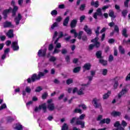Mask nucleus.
<instances>
[{
	"mask_svg": "<svg viewBox=\"0 0 130 130\" xmlns=\"http://www.w3.org/2000/svg\"><path fill=\"white\" fill-rule=\"evenodd\" d=\"M11 6L13 7V8H12V7H9L8 9H5L3 11L2 13L3 19L4 20H7V19H8V14H10V12H12V16L15 17L14 19V22L15 23L16 26H19V25H20L21 20L23 19V16L21 13H18L17 16H16V15H17V12L19 10V7L16 6L15 1H12Z\"/></svg>",
	"mask_w": 130,
	"mask_h": 130,
	"instance_id": "obj_1",
	"label": "nucleus"
},
{
	"mask_svg": "<svg viewBox=\"0 0 130 130\" xmlns=\"http://www.w3.org/2000/svg\"><path fill=\"white\" fill-rule=\"evenodd\" d=\"M45 74L42 72H39L38 74L35 73L32 75L31 78H28L27 79V82L28 84H31V83H34L36 81H39L41 78L44 77Z\"/></svg>",
	"mask_w": 130,
	"mask_h": 130,
	"instance_id": "obj_2",
	"label": "nucleus"
},
{
	"mask_svg": "<svg viewBox=\"0 0 130 130\" xmlns=\"http://www.w3.org/2000/svg\"><path fill=\"white\" fill-rule=\"evenodd\" d=\"M110 7V5H107V6H104L101 8H99L96 10V12L93 14V18L95 19V20H97L98 19V17H97L98 16H100V17H103V13H102V11H104V12H105L108 8Z\"/></svg>",
	"mask_w": 130,
	"mask_h": 130,
	"instance_id": "obj_3",
	"label": "nucleus"
},
{
	"mask_svg": "<svg viewBox=\"0 0 130 130\" xmlns=\"http://www.w3.org/2000/svg\"><path fill=\"white\" fill-rule=\"evenodd\" d=\"M41 109H43L44 113H46V109H47V107L46 106V103L40 105H39V107H36L34 111L35 112H40Z\"/></svg>",
	"mask_w": 130,
	"mask_h": 130,
	"instance_id": "obj_4",
	"label": "nucleus"
},
{
	"mask_svg": "<svg viewBox=\"0 0 130 130\" xmlns=\"http://www.w3.org/2000/svg\"><path fill=\"white\" fill-rule=\"evenodd\" d=\"M47 51V48H45L44 49H40L38 52V56H39V57H45V56H46Z\"/></svg>",
	"mask_w": 130,
	"mask_h": 130,
	"instance_id": "obj_5",
	"label": "nucleus"
},
{
	"mask_svg": "<svg viewBox=\"0 0 130 130\" xmlns=\"http://www.w3.org/2000/svg\"><path fill=\"white\" fill-rule=\"evenodd\" d=\"M99 100L97 99V98H94L92 100V104L95 109L101 108V103H99Z\"/></svg>",
	"mask_w": 130,
	"mask_h": 130,
	"instance_id": "obj_6",
	"label": "nucleus"
},
{
	"mask_svg": "<svg viewBox=\"0 0 130 130\" xmlns=\"http://www.w3.org/2000/svg\"><path fill=\"white\" fill-rule=\"evenodd\" d=\"M11 48H12L13 51H18L20 49L18 44V40L12 42Z\"/></svg>",
	"mask_w": 130,
	"mask_h": 130,
	"instance_id": "obj_7",
	"label": "nucleus"
},
{
	"mask_svg": "<svg viewBox=\"0 0 130 130\" xmlns=\"http://www.w3.org/2000/svg\"><path fill=\"white\" fill-rule=\"evenodd\" d=\"M3 27L4 28H15V25L12 24L11 21H6L3 23Z\"/></svg>",
	"mask_w": 130,
	"mask_h": 130,
	"instance_id": "obj_8",
	"label": "nucleus"
},
{
	"mask_svg": "<svg viewBox=\"0 0 130 130\" xmlns=\"http://www.w3.org/2000/svg\"><path fill=\"white\" fill-rule=\"evenodd\" d=\"M83 30L87 33V35L91 36L92 35V29L88 27V25H85Z\"/></svg>",
	"mask_w": 130,
	"mask_h": 130,
	"instance_id": "obj_9",
	"label": "nucleus"
},
{
	"mask_svg": "<svg viewBox=\"0 0 130 130\" xmlns=\"http://www.w3.org/2000/svg\"><path fill=\"white\" fill-rule=\"evenodd\" d=\"M6 35L8 38H14V29H9Z\"/></svg>",
	"mask_w": 130,
	"mask_h": 130,
	"instance_id": "obj_10",
	"label": "nucleus"
},
{
	"mask_svg": "<svg viewBox=\"0 0 130 130\" xmlns=\"http://www.w3.org/2000/svg\"><path fill=\"white\" fill-rule=\"evenodd\" d=\"M30 94L31 93V88L30 86H26L25 87V90L22 91V95L25 96L26 94Z\"/></svg>",
	"mask_w": 130,
	"mask_h": 130,
	"instance_id": "obj_11",
	"label": "nucleus"
},
{
	"mask_svg": "<svg viewBox=\"0 0 130 130\" xmlns=\"http://www.w3.org/2000/svg\"><path fill=\"white\" fill-rule=\"evenodd\" d=\"M78 23V19H73L70 23V27L71 29H74L77 27V24Z\"/></svg>",
	"mask_w": 130,
	"mask_h": 130,
	"instance_id": "obj_12",
	"label": "nucleus"
},
{
	"mask_svg": "<svg viewBox=\"0 0 130 130\" xmlns=\"http://www.w3.org/2000/svg\"><path fill=\"white\" fill-rule=\"evenodd\" d=\"M76 124L77 125H81V128H85V121L82 120L76 121Z\"/></svg>",
	"mask_w": 130,
	"mask_h": 130,
	"instance_id": "obj_13",
	"label": "nucleus"
},
{
	"mask_svg": "<svg viewBox=\"0 0 130 130\" xmlns=\"http://www.w3.org/2000/svg\"><path fill=\"white\" fill-rule=\"evenodd\" d=\"M71 38H72V36H69L67 38H64V40H65L66 42H69L70 41L71 43H73V44L75 43V42H76V39H73L71 40Z\"/></svg>",
	"mask_w": 130,
	"mask_h": 130,
	"instance_id": "obj_14",
	"label": "nucleus"
},
{
	"mask_svg": "<svg viewBox=\"0 0 130 130\" xmlns=\"http://www.w3.org/2000/svg\"><path fill=\"white\" fill-rule=\"evenodd\" d=\"M109 17H111L112 21H113V19H115L116 18V16L114 15V12L112 10H109Z\"/></svg>",
	"mask_w": 130,
	"mask_h": 130,
	"instance_id": "obj_15",
	"label": "nucleus"
},
{
	"mask_svg": "<svg viewBox=\"0 0 130 130\" xmlns=\"http://www.w3.org/2000/svg\"><path fill=\"white\" fill-rule=\"evenodd\" d=\"M47 109L49 111H53L55 109V107H54V104H49L47 105Z\"/></svg>",
	"mask_w": 130,
	"mask_h": 130,
	"instance_id": "obj_16",
	"label": "nucleus"
},
{
	"mask_svg": "<svg viewBox=\"0 0 130 130\" xmlns=\"http://www.w3.org/2000/svg\"><path fill=\"white\" fill-rule=\"evenodd\" d=\"M69 22H70V16H67L63 21V26L64 27L68 26Z\"/></svg>",
	"mask_w": 130,
	"mask_h": 130,
	"instance_id": "obj_17",
	"label": "nucleus"
},
{
	"mask_svg": "<svg viewBox=\"0 0 130 130\" xmlns=\"http://www.w3.org/2000/svg\"><path fill=\"white\" fill-rule=\"evenodd\" d=\"M90 6L94 7V8H98V7H99V1H96L94 2V1L92 0L90 3Z\"/></svg>",
	"mask_w": 130,
	"mask_h": 130,
	"instance_id": "obj_18",
	"label": "nucleus"
},
{
	"mask_svg": "<svg viewBox=\"0 0 130 130\" xmlns=\"http://www.w3.org/2000/svg\"><path fill=\"white\" fill-rule=\"evenodd\" d=\"M111 114L112 116H114V117H116V116H120V115H121V113H120V112L114 111Z\"/></svg>",
	"mask_w": 130,
	"mask_h": 130,
	"instance_id": "obj_19",
	"label": "nucleus"
},
{
	"mask_svg": "<svg viewBox=\"0 0 130 130\" xmlns=\"http://www.w3.org/2000/svg\"><path fill=\"white\" fill-rule=\"evenodd\" d=\"M127 92V90L126 88L122 89L121 92L118 94V98H121V96L122 95H124L126 92Z\"/></svg>",
	"mask_w": 130,
	"mask_h": 130,
	"instance_id": "obj_20",
	"label": "nucleus"
},
{
	"mask_svg": "<svg viewBox=\"0 0 130 130\" xmlns=\"http://www.w3.org/2000/svg\"><path fill=\"white\" fill-rule=\"evenodd\" d=\"M15 129L16 130H23V125L20 123L16 124Z\"/></svg>",
	"mask_w": 130,
	"mask_h": 130,
	"instance_id": "obj_21",
	"label": "nucleus"
},
{
	"mask_svg": "<svg viewBox=\"0 0 130 130\" xmlns=\"http://www.w3.org/2000/svg\"><path fill=\"white\" fill-rule=\"evenodd\" d=\"M85 88V87H81L78 91H77V94L78 95H84V92Z\"/></svg>",
	"mask_w": 130,
	"mask_h": 130,
	"instance_id": "obj_22",
	"label": "nucleus"
},
{
	"mask_svg": "<svg viewBox=\"0 0 130 130\" xmlns=\"http://www.w3.org/2000/svg\"><path fill=\"white\" fill-rule=\"evenodd\" d=\"M83 68L85 69V70L89 71V70H91V64H90V63H85L84 65Z\"/></svg>",
	"mask_w": 130,
	"mask_h": 130,
	"instance_id": "obj_23",
	"label": "nucleus"
},
{
	"mask_svg": "<svg viewBox=\"0 0 130 130\" xmlns=\"http://www.w3.org/2000/svg\"><path fill=\"white\" fill-rule=\"evenodd\" d=\"M127 32V30H126V28H123L122 31V35L125 38H127V37H128V35H127V34H126Z\"/></svg>",
	"mask_w": 130,
	"mask_h": 130,
	"instance_id": "obj_24",
	"label": "nucleus"
},
{
	"mask_svg": "<svg viewBox=\"0 0 130 130\" xmlns=\"http://www.w3.org/2000/svg\"><path fill=\"white\" fill-rule=\"evenodd\" d=\"M95 55L97 58H102V51H98L95 53Z\"/></svg>",
	"mask_w": 130,
	"mask_h": 130,
	"instance_id": "obj_25",
	"label": "nucleus"
},
{
	"mask_svg": "<svg viewBox=\"0 0 130 130\" xmlns=\"http://www.w3.org/2000/svg\"><path fill=\"white\" fill-rule=\"evenodd\" d=\"M58 26V23L57 22H55L52 25H51V27L50 28V30H54V28Z\"/></svg>",
	"mask_w": 130,
	"mask_h": 130,
	"instance_id": "obj_26",
	"label": "nucleus"
},
{
	"mask_svg": "<svg viewBox=\"0 0 130 130\" xmlns=\"http://www.w3.org/2000/svg\"><path fill=\"white\" fill-rule=\"evenodd\" d=\"M110 94H111V92L110 91H108L107 93H105L104 95H103V99L104 100L107 99L109 97V95H110Z\"/></svg>",
	"mask_w": 130,
	"mask_h": 130,
	"instance_id": "obj_27",
	"label": "nucleus"
},
{
	"mask_svg": "<svg viewBox=\"0 0 130 130\" xmlns=\"http://www.w3.org/2000/svg\"><path fill=\"white\" fill-rule=\"evenodd\" d=\"M118 49L119 51L121 53V54H124L125 50H124V49L122 48V46H119Z\"/></svg>",
	"mask_w": 130,
	"mask_h": 130,
	"instance_id": "obj_28",
	"label": "nucleus"
},
{
	"mask_svg": "<svg viewBox=\"0 0 130 130\" xmlns=\"http://www.w3.org/2000/svg\"><path fill=\"white\" fill-rule=\"evenodd\" d=\"M99 62L103 64V66H107V61L103 59H100L99 60Z\"/></svg>",
	"mask_w": 130,
	"mask_h": 130,
	"instance_id": "obj_29",
	"label": "nucleus"
},
{
	"mask_svg": "<svg viewBox=\"0 0 130 130\" xmlns=\"http://www.w3.org/2000/svg\"><path fill=\"white\" fill-rule=\"evenodd\" d=\"M116 79H117V77H115L114 80L115 81V83L114 84V89H117V86H118V81H116Z\"/></svg>",
	"mask_w": 130,
	"mask_h": 130,
	"instance_id": "obj_30",
	"label": "nucleus"
},
{
	"mask_svg": "<svg viewBox=\"0 0 130 130\" xmlns=\"http://www.w3.org/2000/svg\"><path fill=\"white\" fill-rule=\"evenodd\" d=\"M81 71V67H77L74 69L73 72L76 74L77 73H79Z\"/></svg>",
	"mask_w": 130,
	"mask_h": 130,
	"instance_id": "obj_31",
	"label": "nucleus"
},
{
	"mask_svg": "<svg viewBox=\"0 0 130 130\" xmlns=\"http://www.w3.org/2000/svg\"><path fill=\"white\" fill-rule=\"evenodd\" d=\"M43 89L41 86H38L37 87L36 89L35 90V92H36L37 93H39L40 92H41Z\"/></svg>",
	"mask_w": 130,
	"mask_h": 130,
	"instance_id": "obj_32",
	"label": "nucleus"
},
{
	"mask_svg": "<svg viewBox=\"0 0 130 130\" xmlns=\"http://www.w3.org/2000/svg\"><path fill=\"white\" fill-rule=\"evenodd\" d=\"M114 127H121V124L120 123H119V121H117L114 124Z\"/></svg>",
	"mask_w": 130,
	"mask_h": 130,
	"instance_id": "obj_33",
	"label": "nucleus"
},
{
	"mask_svg": "<svg viewBox=\"0 0 130 130\" xmlns=\"http://www.w3.org/2000/svg\"><path fill=\"white\" fill-rule=\"evenodd\" d=\"M61 130H69V126H68V124L64 123L62 126Z\"/></svg>",
	"mask_w": 130,
	"mask_h": 130,
	"instance_id": "obj_34",
	"label": "nucleus"
},
{
	"mask_svg": "<svg viewBox=\"0 0 130 130\" xmlns=\"http://www.w3.org/2000/svg\"><path fill=\"white\" fill-rule=\"evenodd\" d=\"M51 16H57V11H56V10H52L51 12Z\"/></svg>",
	"mask_w": 130,
	"mask_h": 130,
	"instance_id": "obj_35",
	"label": "nucleus"
},
{
	"mask_svg": "<svg viewBox=\"0 0 130 130\" xmlns=\"http://www.w3.org/2000/svg\"><path fill=\"white\" fill-rule=\"evenodd\" d=\"M73 112L74 113H80V114H82V110L76 108L74 110Z\"/></svg>",
	"mask_w": 130,
	"mask_h": 130,
	"instance_id": "obj_36",
	"label": "nucleus"
},
{
	"mask_svg": "<svg viewBox=\"0 0 130 130\" xmlns=\"http://www.w3.org/2000/svg\"><path fill=\"white\" fill-rule=\"evenodd\" d=\"M127 11L126 10H123L122 11V16H123V17H124V18H125V17H126L127 15Z\"/></svg>",
	"mask_w": 130,
	"mask_h": 130,
	"instance_id": "obj_37",
	"label": "nucleus"
},
{
	"mask_svg": "<svg viewBox=\"0 0 130 130\" xmlns=\"http://www.w3.org/2000/svg\"><path fill=\"white\" fill-rule=\"evenodd\" d=\"M82 40L84 42H86V41H88V37L86 35L82 36Z\"/></svg>",
	"mask_w": 130,
	"mask_h": 130,
	"instance_id": "obj_38",
	"label": "nucleus"
},
{
	"mask_svg": "<svg viewBox=\"0 0 130 130\" xmlns=\"http://www.w3.org/2000/svg\"><path fill=\"white\" fill-rule=\"evenodd\" d=\"M6 108H7V105L6 103H4L0 106V111L3 110V109H6Z\"/></svg>",
	"mask_w": 130,
	"mask_h": 130,
	"instance_id": "obj_39",
	"label": "nucleus"
},
{
	"mask_svg": "<svg viewBox=\"0 0 130 130\" xmlns=\"http://www.w3.org/2000/svg\"><path fill=\"white\" fill-rule=\"evenodd\" d=\"M14 120H15V119L12 117H9L8 118H7V122H12L14 121Z\"/></svg>",
	"mask_w": 130,
	"mask_h": 130,
	"instance_id": "obj_40",
	"label": "nucleus"
},
{
	"mask_svg": "<svg viewBox=\"0 0 130 130\" xmlns=\"http://www.w3.org/2000/svg\"><path fill=\"white\" fill-rule=\"evenodd\" d=\"M62 20V18H61V16H58L56 19V22L57 23H60Z\"/></svg>",
	"mask_w": 130,
	"mask_h": 130,
	"instance_id": "obj_41",
	"label": "nucleus"
},
{
	"mask_svg": "<svg viewBox=\"0 0 130 130\" xmlns=\"http://www.w3.org/2000/svg\"><path fill=\"white\" fill-rule=\"evenodd\" d=\"M85 8H86V4H82L80 6L79 10H80V11H85Z\"/></svg>",
	"mask_w": 130,
	"mask_h": 130,
	"instance_id": "obj_42",
	"label": "nucleus"
},
{
	"mask_svg": "<svg viewBox=\"0 0 130 130\" xmlns=\"http://www.w3.org/2000/svg\"><path fill=\"white\" fill-rule=\"evenodd\" d=\"M53 48H54V46H53V44H50L48 47V50H49V51H51L53 49Z\"/></svg>",
	"mask_w": 130,
	"mask_h": 130,
	"instance_id": "obj_43",
	"label": "nucleus"
},
{
	"mask_svg": "<svg viewBox=\"0 0 130 130\" xmlns=\"http://www.w3.org/2000/svg\"><path fill=\"white\" fill-rule=\"evenodd\" d=\"M48 96V93H47V92H45L42 95V98L43 100H45V99H46V98H47Z\"/></svg>",
	"mask_w": 130,
	"mask_h": 130,
	"instance_id": "obj_44",
	"label": "nucleus"
},
{
	"mask_svg": "<svg viewBox=\"0 0 130 130\" xmlns=\"http://www.w3.org/2000/svg\"><path fill=\"white\" fill-rule=\"evenodd\" d=\"M10 51H11V49H10V48H7L5 49V50H4V54H8Z\"/></svg>",
	"mask_w": 130,
	"mask_h": 130,
	"instance_id": "obj_45",
	"label": "nucleus"
},
{
	"mask_svg": "<svg viewBox=\"0 0 130 130\" xmlns=\"http://www.w3.org/2000/svg\"><path fill=\"white\" fill-rule=\"evenodd\" d=\"M129 3V0H126L124 3V5L125 8H128V4Z\"/></svg>",
	"mask_w": 130,
	"mask_h": 130,
	"instance_id": "obj_46",
	"label": "nucleus"
},
{
	"mask_svg": "<svg viewBox=\"0 0 130 130\" xmlns=\"http://www.w3.org/2000/svg\"><path fill=\"white\" fill-rule=\"evenodd\" d=\"M59 52H60V50L59 49H57V48H55L53 52V54H55V53H59Z\"/></svg>",
	"mask_w": 130,
	"mask_h": 130,
	"instance_id": "obj_47",
	"label": "nucleus"
},
{
	"mask_svg": "<svg viewBox=\"0 0 130 130\" xmlns=\"http://www.w3.org/2000/svg\"><path fill=\"white\" fill-rule=\"evenodd\" d=\"M108 72V70H107V69H103L102 72V75H103V76H106V75H107Z\"/></svg>",
	"mask_w": 130,
	"mask_h": 130,
	"instance_id": "obj_48",
	"label": "nucleus"
},
{
	"mask_svg": "<svg viewBox=\"0 0 130 130\" xmlns=\"http://www.w3.org/2000/svg\"><path fill=\"white\" fill-rule=\"evenodd\" d=\"M114 31L115 32H116V33H119V27H118V26L116 25H115Z\"/></svg>",
	"mask_w": 130,
	"mask_h": 130,
	"instance_id": "obj_49",
	"label": "nucleus"
},
{
	"mask_svg": "<svg viewBox=\"0 0 130 130\" xmlns=\"http://www.w3.org/2000/svg\"><path fill=\"white\" fill-rule=\"evenodd\" d=\"M121 125H122L124 127H125V126H126L127 125V123H126V122L125 121L122 120V122L121 123Z\"/></svg>",
	"mask_w": 130,
	"mask_h": 130,
	"instance_id": "obj_50",
	"label": "nucleus"
},
{
	"mask_svg": "<svg viewBox=\"0 0 130 130\" xmlns=\"http://www.w3.org/2000/svg\"><path fill=\"white\" fill-rule=\"evenodd\" d=\"M79 107H82V109H83L84 110H86L87 109V107H86V105L84 104H80L78 105Z\"/></svg>",
	"mask_w": 130,
	"mask_h": 130,
	"instance_id": "obj_51",
	"label": "nucleus"
},
{
	"mask_svg": "<svg viewBox=\"0 0 130 130\" xmlns=\"http://www.w3.org/2000/svg\"><path fill=\"white\" fill-rule=\"evenodd\" d=\"M56 60V58L54 56H51V57L49 59L50 61H52L53 62H54Z\"/></svg>",
	"mask_w": 130,
	"mask_h": 130,
	"instance_id": "obj_52",
	"label": "nucleus"
},
{
	"mask_svg": "<svg viewBox=\"0 0 130 130\" xmlns=\"http://www.w3.org/2000/svg\"><path fill=\"white\" fill-rule=\"evenodd\" d=\"M85 18L86 16H85V15L81 16L80 18V23H83V21H84V20H85Z\"/></svg>",
	"mask_w": 130,
	"mask_h": 130,
	"instance_id": "obj_53",
	"label": "nucleus"
},
{
	"mask_svg": "<svg viewBox=\"0 0 130 130\" xmlns=\"http://www.w3.org/2000/svg\"><path fill=\"white\" fill-rule=\"evenodd\" d=\"M114 57L113 55H110L109 56V61L111 62V61H113Z\"/></svg>",
	"mask_w": 130,
	"mask_h": 130,
	"instance_id": "obj_54",
	"label": "nucleus"
},
{
	"mask_svg": "<svg viewBox=\"0 0 130 130\" xmlns=\"http://www.w3.org/2000/svg\"><path fill=\"white\" fill-rule=\"evenodd\" d=\"M66 83L67 85H70V84H72V83H73V80L72 79H69L66 81Z\"/></svg>",
	"mask_w": 130,
	"mask_h": 130,
	"instance_id": "obj_55",
	"label": "nucleus"
},
{
	"mask_svg": "<svg viewBox=\"0 0 130 130\" xmlns=\"http://www.w3.org/2000/svg\"><path fill=\"white\" fill-rule=\"evenodd\" d=\"M115 42V40L114 39H110L108 41V43H110V44H112L113 43H114Z\"/></svg>",
	"mask_w": 130,
	"mask_h": 130,
	"instance_id": "obj_56",
	"label": "nucleus"
},
{
	"mask_svg": "<svg viewBox=\"0 0 130 130\" xmlns=\"http://www.w3.org/2000/svg\"><path fill=\"white\" fill-rule=\"evenodd\" d=\"M58 34V32L57 31H55L54 33V35L53 36L52 40H54L55 39V38L57 36V35Z\"/></svg>",
	"mask_w": 130,
	"mask_h": 130,
	"instance_id": "obj_57",
	"label": "nucleus"
},
{
	"mask_svg": "<svg viewBox=\"0 0 130 130\" xmlns=\"http://www.w3.org/2000/svg\"><path fill=\"white\" fill-rule=\"evenodd\" d=\"M5 44H6L7 46H10L12 44V41L10 40H8L6 42Z\"/></svg>",
	"mask_w": 130,
	"mask_h": 130,
	"instance_id": "obj_58",
	"label": "nucleus"
},
{
	"mask_svg": "<svg viewBox=\"0 0 130 130\" xmlns=\"http://www.w3.org/2000/svg\"><path fill=\"white\" fill-rule=\"evenodd\" d=\"M7 37H6V36H2L0 37V40L1 41H5V40H6Z\"/></svg>",
	"mask_w": 130,
	"mask_h": 130,
	"instance_id": "obj_59",
	"label": "nucleus"
},
{
	"mask_svg": "<svg viewBox=\"0 0 130 130\" xmlns=\"http://www.w3.org/2000/svg\"><path fill=\"white\" fill-rule=\"evenodd\" d=\"M93 45L94 47L95 46L96 48H98L99 47H100V43H99V42H96Z\"/></svg>",
	"mask_w": 130,
	"mask_h": 130,
	"instance_id": "obj_60",
	"label": "nucleus"
},
{
	"mask_svg": "<svg viewBox=\"0 0 130 130\" xmlns=\"http://www.w3.org/2000/svg\"><path fill=\"white\" fill-rule=\"evenodd\" d=\"M47 119L49 120V121H52L53 119V116L49 115L47 118Z\"/></svg>",
	"mask_w": 130,
	"mask_h": 130,
	"instance_id": "obj_61",
	"label": "nucleus"
},
{
	"mask_svg": "<svg viewBox=\"0 0 130 130\" xmlns=\"http://www.w3.org/2000/svg\"><path fill=\"white\" fill-rule=\"evenodd\" d=\"M61 53L62 54H67V53H68V50H67V49H62Z\"/></svg>",
	"mask_w": 130,
	"mask_h": 130,
	"instance_id": "obj_62",
	"label": "nucleus"
},
{
	"mask_svg": "<svg viewBox=\"0 0 130 130\" xmlns=\"http://www.w3.org/2000/svg\"><path fill=\"white\" fill-rule=\"evenodd\" d=\"M61 47V44L60 43H57L56 44V48H60Z\"/></svg>",
	"mask_w": 130,
	"mask_h": 130,
	"instance_id": "obj_63",
	"label": "nucleus"
},
{
	"mask_svg": "<svg viewBox=\"0 0 130 130\" xmlns=\"http://www.w3.org/2000/svg\"><path fill=\"white\" fill-rule=\"evenodd\" d=\"M58 9H61V10H62V9H64L65 6H64V4H61V5H59L58 6Z\"/></svg>",
	"mask_w": 130,
	"mask_h": 130,
	"instance_id": "obj_64",
	"label": "nucleus"
}]
</instances>
